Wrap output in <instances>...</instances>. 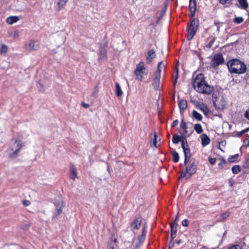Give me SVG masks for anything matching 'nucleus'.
I'll list each match as a JSON object with an SVG mask.
<instances>
[{
    "mask_svg": "<svg viewBox=\"0 0 249 249\" xmlns=\"http://www.w3.org/2000/svg\"><path fill=\"white\" fill-rule=\"evenodd\" d=\"M193 87L196 91L201 93L209 94L213 91V88L206 82L202 74L197 75L195 78Z\"/></svg>",
    "mask_w": 249,
    "mask_h": 249,
    "instance_id": "f257e3e1",
    "label": "nucleus"
},
{
    "mask_svg": "<svg viewBox=\"0 0 249 249\" xmlns=\"http://www.w3.org/2000/svg\"><path fill=\"white\" fill-rule=\"evenodd\" d=\"M227 66L231 73L241 74L247 70L246 66L238 59H233L228 62Z\"/></svg>",
    "mask_w": 249,
    "mask_h": 249,
    "instance_id": "f03ea898",
    "label": "nucleus"
},
{
    "mask_svg": "<svg viewBox=\"0 0 249 249\" xmlns=\"http://www.w3.org/2000/svg\"><path fill=\"white\" fill-rule=\"evenodd\" d=\"M148 73V70L146 69L143 62H139L137 65L134 74L136 79L139 81H142L145 79Z\"/></svg>",
    "mask_w": 249,
    "mask_h": 249,
    "instance_id": "7ed1b4c3",
    "label": "nucleus"
},
{
    "mask_svg": "<svg viewBox=\"0 0 249 249\" xmlns=\"http://www.w3.org/2000/svg\"><path fill=\"white\" fill-rule=\"evenodd\" d=\"M22 142L18 138H15L12 140L8 150L11 157H14L17 155L23 147Z\"/></svg>",
    "mask_w": 249,
    "mask_h": 249,
    "instance_id": "20e7f679",
    "label": "nucleus"
},
{
    "mask_svg": "<svg viewBox=\"0 0 249 249\" xmlns=\"http://www.w3.org/2000/svg\"><path fill=\"white\" fill-rule=\"evenodd\" d=\"M135 239V234L133 231L126 232L124 234V249H134L133 241Z\"/></svg>",
    "mask_w": 249,
    "mask_h": 249,
    "instance_id": "39448f33",
    "label": "nucleus"
},
{
    "mask_svg": "<svg viewBox=\"0 0 249 249\" xmlns=\"http://www.w3.org/2000/svg\"><path fill=\"white\" fill-rule=\"evenodd\" d=\"M164 67L163 62L161 61L159 63L157 71L154 74L153 85L156 89H158L160 88V73L161 70L164 68Z\"/></svg>",
    "mask_w": 249,
    "mask_h": 249,
    "instance_id": "423d86ee",
    "label": "nucleus"
},
{
    "mask_svg": "<svg viewBox=\"0 0 249 249\" xmlns=\"http://www.w3.org/2000/svg\"><path fill=\"white\" fill-rule=\"evenodd\" d=\"M198 22L195 18L191 21L187 28L188 39L191 40L195 35L198 28Z\"/></svg>",
    "mask_w": 249,
    "mask_h": 249,
    "instance_id": "0eeeda50",
    "label": "nucleus"
},
{
    "mask_svg": "<svg viewBox=\"0 0 249 249\" xmlns=\"http://www.w3.org/2000/svg\"><path fill=\"white\" fill-rule=\"evenodd\" d=\"M55 209L53 213V218L57 219L62 213V209L64 206L63 201L59 199L55 202Z\"/></svg>",
    "mask_w": 249,
    "mask_h": 249,
    "instance_id": "6e6552de",
    "label": "nucleus"
},
{
    "mask_svg": "<svg viewBox=\"0 0 249 249\" xmlns=\"http://www.w3.org/2000/svg\"><path fill=\"white\" fill-rule=\"evenodd\" d=\"M213 102L215 108L218 110H222L225 108L226 102L222 96L214 97Z\"/></svg>",
    "mask_w": 249,
    "mask_h": 249,
    "instance_id": "1a4fd4ad",
    "label": "nucleus"
},
{
    "mask_svg": "<svg viewBox=\"0 0 249 249\" xmlns=\"http://www.w3.org/2000/svg\"><path fill=\"white\" fill-rule=\"evenodd\" d=\"M196 167L195 165H191L187 168L185 172L181 173L180 177L188 178L196 173Z\"/></svg>",
    "mask_w": 249,
    "mask_h": 249,
    "instance_id": "9d476101",
    "label": "nucleus"
},
{
    "mask_svg": "<svg viewBox=\"0 0 249 249\" xmlns=\"http://www.w3.org/2000/svg\"><path fill=\"white\" fill-rule=\"evenodd\" d=\"M181 146L185 155L184 163L185 164H186L191 157L190 151L188 148V144L186 141L183 140L182 141Z\"/></svg>",
    "mask_w": 249,
    "mask_h": 249,
    "instance_id": "9b49d317",
    "label": "nucleus"
},
{
    "mask_svg": "<svg viewBox=\"0 0 249 249\" xmlns=\"http://www.w3.org/2000/svg\"><path fill=\"white\" fill-rule=\"evenodd\" d=\"M223 61L224 59L222 55L220 53L216 54L214 55L212 59V65L213 67H215L222 64L223 62Z\"/></svg>",
    "mask_w": 249,
    "mask_h": 249,
    "instance_id": "f8f14e48",
    "label": "nucleus"
},
{
    "mask_svg": "<svg viewBox=\"0 0 249 249\" xmlns=\"http://www.w3.org/2000/svg\"><path fill=\"white\" fill-rule=\"evenodd\" d=\"M26 45L27 48L31 51H37L40 48L39 43L37 41L31 40Z\"/></svg>",
    "mask_w": 249,
    "mask_h": 249,
    "instance_id": "ddd939ff",
    "label": "nucleus"
},
{
    "mask_svg": "<svg viewBox=\"0 0 249 249\" xmlns=\"http://www.w3.org/2000/svg\"><path fill=\"white\" fill-rule=\"evenodd\" d=\"M156 57V52L154 50H150L148 51L146 56L147 63H150Z\"/></svg>",
    "mask_w": 249,
    "mask_h": 249,
    "instance_id": "4468645a",
    "label": "nucleus"
},
{
    "mask_svg": "<svg viewBox=\"0 0 249 249\" xmlns=\"http://www.w3.org/2000/svg\"><path fill=\"white\" fill-rule=\"evenodd\" d=\"M189 9L190 10V16L191 18H193L196 10V0H190L189 1Z\"/></svg>",
    "mask_w": 249,
    "mask_h": 249,
    "instance_id": "2eb2a0df",
    "label": "nucleus"
},
{
    "mask_svg": "<svg viewBox=\"0 0 249 249\" xmlns=\"http://www.w3.org/2000/svg\"><path fill=\"white\" fill-rule=\"evenodd\" d=\"M180 126L183 129V135L185 136H189L192 133L191 129L188 130L186 123L183 121H181Z\"/></svg>",
    "mask_w": 249,
    "mask_h": 249,
    "instance_id": "dca6fc26",
    "label": "nucleus"
},
{
    "mask_svg": "<svg viewBox=\"0 0 249 249\" xmlns=\"http://www.w3.org/2000/svg\"><path fill=\"white\" fill-rule=\"evenodd\" d=\"M201 143L203 146L209 144L210 142V139L205 134H203L201 136Z\"/></svg>",
    "mask_w": 249,
    "mask_h": 249,
    "instance_id": "f3484780",
    "label": "nucleus"
},
{
    "mask_svg": "<svg viewBox=\"0 0 249 249\" xmlns=\"http://www.w3.org/2000/svg\"><path fill=\"white\" fill-rule=\"evenodd\" d=\"M141 222L142 220L141 218H136L131 224L132 230H134L138 229L141 225Z\"/></svg>",
    "mask_w": 249,
    "mask_h": 249,
    "instance_id": "a211bd4d",
    "label": "nucleus"
},
{
    "mask_svg": "<svg viewBox=\"0 0 249 249\" xmlns=\"http://www.w3.org/2000/svg\"><path fill=\"white\" fill-rule=\"evenodd\" d=\"M150 139L151 146L152 143L154 147H158L157 135L155 132L150 135Z\"/></svg>",
    "mask_w": 249,
    "mask_h": 249,
    "instance_id": "6ab92c4d",
    "label": "nucleus"
},
{
    "mask_svg": "<svg viewBox=\"0 0 249 249\" xmlns=\"http://www.w3.org/2000/svg\"><path fill=\"white\" fill-rule=\"evenodd\" d=\"M198 109L202 111L206 116L208 115L210 112L208 107L205 104L203 103L199 106Z\"/></svg>",
    "mask_w": 249,
    "mask_h": 249,
    "instance_id": "aec40b11",
    "label": "nucleus"
},
{
    "mask_svg": "<svg viewBox=\"0 0 249 249\" xmlns=\"http://www.w3.org/2000/svg\"><path fill=\"white\" fill-rule=\"evenodd\" d=\"M19 20V18L17 16H10L6 18V22L8 24L11 25Z\"/></svg>",
    "mask_w": 249,
    "mask_h": 249,
    "instance_id": "412c9836",
    "label": "nucleus"
},
{
    "mask_svg": "<svg viewBox=\"0 0 249 249\" xmlns=\"http://www.w3.org/2000/svg\"><path fill=\"white\" fill-rule=\"evenodd\" d=\"M68 0H58L57 2V5L58 6V10H60L63 8Z\"/></svg>",
    "mask_w": 249,
    "mask_h": 249,
    "instance_id": "4be33fe9",
    "label": "nucleus"
},
{
    "mask_svg": "<svg viewBox=\"0 0 249 249\" xmlns=\"http://www.w3.org/2000/svg\"><path fill=\"white\" fill-rule=\"evenodd\" d=\"M192 117L193 118L197 120V121H201L202 120V115L197 112L196 110H193L192 112Z\"/></svg>",
    "mask_w": 249,
    "mask_h": 249,
    "instance_id": "5701e85b",
    "label": "nucleus"
},
{
    "mask_svg": "<svg viewBox=\"0 0 249 249\" xmlns=\"http://www.w3.org/2000/svg\"><path fill=\"white\" fill-rule=\"evenodd\" d=\"M178 106L180 110H184L187 107V101L185 100H181L178 102Z\"/></svg>",
    "mask_w": 249,
    "mask_h": 249,
    "instance_id": "b1692460",
    "label": "nucleus"
},
{
    "mask_svg": "<svg viewBox=\"0 0 249 249\" xmlns=\"http://www.w3.org/2000/svg\"><path fill=\"white\" fill-rule=\"evenodd\" d=\"M116 86V94L118 97H120L123 94V91L121 89V87L118 83L115 84Z\"/></svg>",
    "mask_w": 249,
    "mask_h": 249,
    "instance_id": "393cba45",
    "label": "nucleus"
},
{
    "mask_svg": "<svg viewBox=\"0 0 249 249\" xmlns=\"http://www.w3.org/2000/svg\"><path fill=\"white\" fill-rule=\"evenodd\" d=\"M194 129L198 134H201L203 131L202 125L199 124H195Z\"/></svg>",
    "mask_w": 249,
    "mask_h": 249,
    "instance_id": "a878e982",
    "label": "nucleus"
},
{
    "mask_svg": "<svg viewBox=\"0 0 249 249\" xmlns=\"http://www.w3.org/2000/svg\"><path fill=\"white\" fill-rule=\"evenodd\" d=\"M238 157L239 155L237 154L234 155L230 156L228 158V160L230 162H234L238 160Z\"/></svg>",
    "mask_w": 249,
    "mask_h": 249,
    "instance_id": "bb28decb",
    "label": "nucleus"
},
{
    "mask_svg": "<svg viewBox=\"0 0 249 249\" xmlns=\"http://www.w3.org/2000/svg\"><path fill=\"white\" fill-rule=\"evenodd\" d=\"M241 7L246 9L248 7V3L247 1V0H238Z\"/></svg>",
    "mask_w": 249,
    "mask_h": 249,
    "instance_id": "cd10ccee",
    "label": "nucleus"
},
{
    "mask_svg": "<svg viewBox=\"0 0 249 249\" xmlns=\"http://www.w3.org/2000/svg\"><path fill=\"white\" fill-rule=\"evenodd\" d=\"M177 223L176 222H174L173 223L171 224V233L176 234L177 233Z\"/></svg>",
    "mask_w": 249,
    "mask_h": 249,
    "instance_id": "c85d7f7f",
    "label": "nucleus"
},
{
    "mask_svg": "<svg viewBox=\"0 0 249 249\" xmlns=\"http://www.w3.org/2000/svg\"><path fill=\"white\" fill-rule=\"evenodd\" d=\"M9 36L14 39H17L19 36V32L17 31H15L13 32H11L9 34Z\"/></svg>",
    "mask_w": 249,
    "mask_h": 249,
    "instance_id": "c756f323",
    "label": "nucleus"
},
{
    "mask_svg": "<svg viewBox=\"0 0 249 249\" xmlns=\"http://www.w3.org/2000/svg\"><path fill=\"white\" fill-rule=\"evenodd\" d=\"M232 172L234 174H237L241 171V168L239 165H234L231 169Z\"/></svg>",
    "mask_w": 249,
    "mask_h": 249,
    "instance_id": "7c9ffc66",
    "label": "nucleus"
},
{
    "mask_svg": "<svg viewBox=\"0 0 249 249\" xmlns=\"http://www.w3.org/2000/svg\"><path fill=\"white\" fill-rule=\"evenodd\" d=\"M173 157V160L175 162H177L179 160V155L176 151H174L172 153Z\"/></svg>",
    "mask_w": 249,
    "mask_h": 249,
    "instance_id": "2f4dec72",
    "label": "nucleus"
},
{
    "mask_svg": "<svg viewBox=\"0 0 249 249\" xmlns=\"http://www.w3.org/2000/svg\"><path fill=\"white\" fill-rule=\"evenodd\" d=\"M218 1L223 5H230L232 3L233 0H218Z\"/></svg>",
    "mask_w": 249,
    "mask_h": 249,
    "instance_id": "473e14b6",
    "label": "nucleus"
},
{
    "mask_svg": "<svg viewBox=\"0 0 249 249\" xmlns=\"http://www.w3.org/2000/svg\"><path fill=\"white\" fill-rule=\"evenodd\" d=\"M8 50V47L7 46L5 45H1V48L0 50V53L1 54H4L6 53Z\"/></svg>",
    "mask_w": 249,
    "mask_h": 249,
    "instance_id": "72a5a7b5",
    "label": "nucleus"
},
{
    "mask_svg": "<svg viewBox=\"0 0 249 249\" xmlns=\"http://www.w3.org/2000/svg\"><path fill=\"white\" fill-rule=\"evenodd\" d=\"M70 176L71 178L73 180H74L75 178H76V171L75 169H72L71 170Z\"/></svg>",
    "mask_w": 249,
    "mask_h": 249,
    "instance_id": "f704fd0d",
    "label": "nucleus"
},
{
    "mask_svg": "<svg viewBox=\"0 0 249 249\" xmlns=\"http://www.w3.org/2000/svg\"><path fill=\"white\" fill-rule=\"evenodd\" d=\"M115 246L116 244L115 241H112L108 243L107 249H114Z\"/></svg>",
    "mask_w": 249,
    "mask_h": 249,
    "instance_id": "c9c22d12",
    "label": "nucleus"
},
{
    "mask_svg": "<svg viewBox=\"0 0 249 249\" xmlns=\"http://www.w3.org/2000/svg\"><path fill=\"white\" fill-rule=\"evenodd\" d=\"M180 141V137L175 135L172 138V141L174 143H178Z\"/></svg>",
    "mask_w": 249,
    "mask_h": 249,
    "instance_id": "e433bc0d",
    "label": "nucleus"
},
{
    "mask_svg": "<svg viewBox=\"0 0 249 249\" xmlns=\"http://www.w3.org/2000/svg\"><path fill=\"white\" fill-rule=\"evenodd\" d=\"M145 229H143L142 230V235L139 239L140 242L142 243V242H143L144 238H145Z\"/></svg>",
    "mask_w": 249,
    "mask_h": 249,
    "instance_id": "4c0bfd02",
    "label": "nucleus"
},
{
    "mask_svg": "<svg viewBox=\"0 0 249 249\" xmlns=\"http://www.w3.org/2000/svg\"><path fill=\"white\" fill-rule=\"evenodd\" d=\"M234 21L235 23H238V24L241 23L243 21V18H242L241 17L235 18L234 19Z\"/></svg>",
    "mask_w": 249,
    "mask_h": 249,
    "instance_id": "58836bf2",
    "label": "nucleus"
},
{
    "mask_svg": "<svg viewBox=\"0 0 249 249\" xmlns=\"http://www.w3.org/2000/svg\"><path fill=\"white\" fill-rule=\"evenodd\" d=\"M249 130V128H247L245 129H244L243 130H242L241 131H240L238 134V137H241L242 136L243 134H244V133H246L247 132H248V131Z\"/></svg>",
    "mask_w": 249,
    "mask_h": 249,
    "instance_id": "ea45409f",
    "label": "nucleus"
},
{
    "mask_svg": "<svg viewBox=\"0 0 249 249\" xmlns=\"http://www.w3.org/2000/svg\"><path fill=\"white\" fill-rule=\"evenodd\" d=\"M243 144L246 147L249 146V136L248 137V138L244 140Z\"/></svg>",
    "mask_w": 249,
    "mask_h": 249,
    "instance_id": "a19ab883",
    "label": "nucleus"
},
{
    "mask_svg": "<svg viewBox=\"0 0 249 249\" xmlns=\"http://www.w3.org/2000/svg\"><path fill=\"white\" fill-rule=\"evenodd\" d=\"M209 161L211 164H214L215 163L216 159L211 157L209 158Z\"/></svg>",
    "mask_w": 249,
    "mask_h": 249,
    "instance_id": "79ce46f5",
    "label": "nucleus"
},
{
    "mask_svg": "<svg viewBox=\"0 0 249 249\" xmlns=\"http://www.w3.org/2000/svg\"><path fill=\"white\" fill-rule=\"evenodd\" d=\"M230 215V213L229 212H226L224 213H223L221 215V217L222 218L225 219L227 218Z\"/></svg>",
    "mask_w": 249,
    "mask_h": 249,
    "instance_id": "37998d69",
    "label": "nucleus"
},
{
    "mask_svg": "<svg viewBox=\"0 0 249 249\" xmlns=\"http://www.w3.org/2000/svg\"><path fill=\"white\" fill-rule=\"evenodd\" d=\"M182 225L184 227H187L188 225V220L184 219L182 221Z\"/></svg>",
    "mask_w": 249,
    "mask_h": 249,
    "instance_id": "c03bdc74",
    "label": "nucleus"
},
{
    "mask_svg": "<svg viewBox=\"0 0 249 249\" xmlns=\"http://www.w3.org/2000/svg\"><path fill=\"white\" fill-rule=\"evenodd\" d=\"M23 204L25 206H28L30 205L31 202L29 200H24L22 202Z\"/></svg>",
    "mask_w": 249,
    "mask_h": 249,
    "instance_id": "a18cd8bd",
    "label": "nucleus"
},
{
    "mask_svg": "<svg viewBox=\"0 0 249 249\" xmlns=\"http://www.w3.org/2000/svg\"><path fill=\"white\" fill-rule=\"evenodd\" d=\"M229 249H242L239 245H234L229 248Z\"/></svg>",
    "mask_w": 249,
    "mask_h": 249,
    "instance_id": "49530a36",
    "label": "nucleus"
},
{
    "mask_svg": "<svg viewBox=\"0 0 249 249\" xmlns=\"http://www.w3.org/2000/svg\"><path fill=\"white\" fill-rule=\"evenodd\" d=\"M194 105L198 109L199 106L201 105L202 103H200L197 101H194L193 102Z\"/></svg>",
    "mask_w": 249,
    "mask_h": 249,
    "instance_id": "de8ad7c7",
    "label": "nucleus"
},
{
    "mask_svg": "<svg viewBox=\"0 0 249 249\" xmlns=\"http://www.w3.org/2000/svg\"><path fill=\"white\" fill-rule=\"evenodd\" d=\"M245 116L249 120V109L245 112Z\"/></svg>",
    "mask_w": 249,
    "mask_h": 249,
    "instance_id": "09e8293b",
    "label": "nucleus"
},
{
    "mask_svg": "<svg viewBox=\"0 0 249 249\" xmlns=\"http://www.w3.org/2000/svg\"><path fill=\"white\" fill-rule=\"evenodd\" d=\"M178 121L177 120L174 121L173 122V123H172V126L173 127H174V126H177V125L178 124Z\"/></svg>",
    "mask_w": 249,
    "mask_h": 249,
    "instance_id": "8fccbe9b",
    "label": "nucleus"
},
{
    "mask_svg": "<svg viewBox=\"0 0 249 249\" xmlns=\"http://www.w3.org/2000/svg\"><path fill=\"white\" fill-rule=\"evenodd\" d=\"M178 77V70L177 69V74L176 75V79H175V81L174 82V85H175L177 83Z\"/></svg>",
    "mask_w": 249,
    "mask_h": 249,
    "instance_id": "3c124183",
    "label": "nucleus"
},
{
    "mask_svg": "<svg viewBox=\"0 0 249 249\" xmlns=\"http://www.w3.org/2000/svg\"><path fill=\"white\" fill-rule=\"evenodd\" d=\"M101 56L104 58L105 56V52L104 51L101 52Z\"/></svg>",
    "mask_w": 249,
    "mask_h": 249,
    "instance_id": "603ef678",
    "label": "nucleus"
},
{
    "mask_svg": "<svg viewBox=\"0 0 249 249\" xmlns=\"http://www.w3.org/2000/svg\"><path fill=\"white\" fill-rule=\"evenodd\" d=\"M176 234L171 233V237L172 239L175 238Z\"/></svg>",
    "mask_w": 249,
    "mask_h": 249,
    "instance_id": "864d4df0",
    "label": "nucleus"
},
{
    "mask_svg": "<svg viewBox=\"0 0 249 249\" xmlns=\"http://www.w3.org/2000/svg\"><path fill=\"white\" fill-rule=\"evenodd\" d=\"M178 215H177V216H176V219H175V221H174V222H176V223H177V221H178Z\"/></svg>",
    "mask_w": 249,
    "mask_h": 249,
    "instance_id": "5fc2aeb1",
    "label": "nucleus"
},
{
    "mask_svg": "<svg viewBox=\"0 0 249 249\" xmlns=\"http://www.w3.org/2000/svg\"><path fill=\"white\" fill-rule=\"evenodd\" d=\"M174 243H170V247L171 248V247H173V246H174Z\"/></svg>",
    "mask_w": 249,
    "mask_h": 249,
    "instance_id": "6e6d98bb",
    "label": "nucleus"
},
{
    "mask_svg": "<svg viewBox=\"0 0 249 249\" xmlns=\"http://www.w3.org/2000/svg\"><path fill=\"white\" fill-rule=\"evenodd\" d=\"M180 240H178V241L177 242V243L178 244H180Z\"/></svg>",
    "mask_w": 249,
    "mask_h": 249,
    "instance_id": "4d7b16f0",
    "label": "nucleus"
},
{
    "mask_svg": "<svg viewBox=\"0 0 249 249\" xmlns=\"http://www.w3.org/2000/svg\"><path fill=\"white\" fill-rule=\"evenodd\" d=\"M84 106H85V107H88V105H85Z\"/></svg>",
    "mask_w": 249,
    "mask_h": 249,
    "instance_id": "13d9d810",
    "label": "nucleus"
},
{
    "mask_svg": "<svg viewBox=\"0 0 249 249\" xmlns=\"http://www.w3.org/2000/svg\"><path fill=\"white\" fill-rule=\"evenodd\" d=\"M218 165H222V163H219Z\"/></svg>",
    "mask_w": 249,
    "mask_h": 249,
    "instance_id": "bf43d9fd",
    "label": "nucleus"
},
{
    "mask_svg": "<svg viewBox=\"0 0 249 249\" xmlns=\"http://www.w3.org/2000/svg\"><path fill=\"white\" fill-rule=\"evenodd\" d=\"M159 20V19H158V20H157V23H158Z\"/></svg>",
    "mask_w": 249,
    "mask_h": 249,
    "instance_id": "052dcab7",
    "label": "nucleus"
},
{
    "mask_svg": "<svg viewBox=\"0 0 249 249\" xmlns=\"http://www.w3.org/2000/svg\"><path fill=\"white\" fill-rule=\"evenodd\" d=\"M169 249H171V247H169Z\"/></svg>",
    "mask_w": 249,
    "mask_h": 249,
    "instance_id": "680f3d73",
    "label": "nucleus"
}]
</instances>
